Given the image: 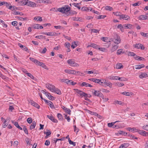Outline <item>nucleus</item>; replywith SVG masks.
Segmentation results:
<instances>
[{
  "label": "nucleus",
  "instance_id": "obj_1",
  "mask_svg": "<svg viewBox=\"0 0 148 148\" xmlns=\"http://www.w3.org/2000/svg\"><path fill=\"white\" fill-rule=\"evenodd\" d=\"M71 10V8L68 5H65L64 7L59 8L57 9L56 8H54L51 9V11H53L55 12L59 11L62 13H64L69 11Z\"/></svg>",
  "mask_w": 148,
  "mask_h": 148
},
{
  "label": "nucleus",
  "instance_id": "obj_2",
  "mask_svg": "<svg viewBox=\"0 0 148 148\" xmlns=\"http://www.w3.org/2000/svg\"><path fill=\"white\" fill-rule=\"evenodd\" d=\"M119 134H120L128 136V138H130L132 139H138L137 137H135L134 135L132 134H130L129 133H126V132L123 131H120Z\"/></svg>",
  "mask_w": 148,
  "mask_h": 148
},
{
  "label": "nucleus",
  "instance_id": "obj_3",
  "mask_svg": "<svg viewBox=\"0 0 148 148\" xmlns=\"http://www.w3.org/2000/svg\"><path fill=\"white\" fill-rule=\"evenodd\" d=\"M67 63L72 66H78L79 64L75 62L72 59H70L68 60L67 61Z\"/></svg>",
  "mask_w": 148,
  "mask_h": 148
},
{
  "label": "nucleus",
  "instance_id": "obj_4",
  "mask_svg": "<svg viewBox=\"0 0 148 148\" xmlns=\"http://www.w3.org/2000/svg\"><path fill=\"white\" fill-rule=\"evenodd\" d=\"M93 95L95 96L99 97H102L103 96L102 94L100 91H97L93 90V91L92 92Z\"/></svg>",
  "mask_w": 148,
  "mask_h": 148
},
{
  "label": "nucleus",
  "instance_id": "obj_5",
  "mask_svg": "<svg viewBox=\"0 0 148 148\" xmlns=\"http://www.w3.org/2000/svg\"><path fill=\"white\" fill-rule=\"evenodd\" d=\"M44 101L45 102L47 105L49 106L52 109H55V107L53 103L50 101L47 100L45 99H44Z\"/></svg>",
  "mask_w": 148,
  "mask_h": 148
},
{
  "label": "nucleus",
  "instance_id": "obj_6",
  "mask_svg": "<svg viewBox=\"0 0 148 148\" xmlns=\"http://www.w3.org/2000/svg\"><path fill=\"white\" fill-rule=\"evenodd\" d=\"M26 2L27 3L26 5L28 6L33 8L36 7V4L34 2L29 0L26 1Z\"/></svg>",
  "mask_w": 148,
  "mask_h": 148
},
{
  "label": "nucleus",
  "instance_id": "obj_7",
  "mask_svg": "<svg viewBox=\"0 0 148 148\" xmlns=\"http://www.w3.org/2000/svg\"><path fill=\"white\" fill-rule=\"evenodd\" d=\"M116 38L112 39L111 41L115 43L118 44L121 42V40L119 36L116 35Z\"/></svg>",
  "mask_w": 148,
  "mask_h": 148
},
{
  "label": "nucleus",
  "instance_id": "obj_8",
  "mask_svg": "<svg viewBox=\"0 0 148 148\" xmlns=\"http://www.w3.org/2000/svg\"><path fill=\"white\" fill-rule=\"evenodd\" d=\"M46 87L50 91L52 92H53L54 91V89L55 88V86L52 85L50 84H46Z\"/></svg>",
  "mask_w": 148,
  "mask_h": 148
},
{
  "label": "nucleus",
  "instance_id": "obj_9",
  "mask_svg": "<svg viewBox=\"0 0 148 148\" xmlns=\"http://www.w3.org/2000/svg\"><path fill=\"white\" fill-rule=\"evenodd\" d=\"M135 48L138 49H141L143 50L145 49V47L143 45L140 43L136 44L133 46Z\"/></svg>",
  "mask_w": 148,
  "mask_h": 148
},
{
  "label": "nucleus",
  "instance_id": "obj_10",
  "mask_svg": "<svg viewBox=\"0 0 148 148\" xmlns=\"http://www.w3.org/2000/svg\"><path fill=\"white\" fill-rule=\"evenodd\" d=\"M47 116L48 118L52 122L55 123H57L58 122V121L57 119H55V118L52 116V115H51V116L47 115Z\"/></svg>",
  "mask_w": 148,
  "mask_h": 148
},
{
  "label": "nucleus",
  "instance_id": "obj_11",
  "mask_svg": "<svg viewBox=\"0 0 148 148\" xmlns=\"http://www.w3.org/2000/svg\"><path fill=\"white\" fill-rule=\"evenodd\" d=\"M89 80L95 83H98L100 84H101V79L95 78H91L89 79Z\"/></svg>",
  "mask_w": 148,
  "mask_h": 148
},
{
  "label": "nucleus",
  "instance_id": "obj_12",
  "mask_svg": "<svg viewBox=\"0 0 148 148\" xmlns=\"http://www.w3.org/2000/svg\"><path fill=\"white\" fill-rule=\"evenodd\" d=\"M103 83L105 84L107 86H109L110 88H111L112 87V83L110 82L106 81V80H103V82H101V84H102Z\"/></svg>",
  "mask_w": 148,
  "mask_h": 148
},
{
  "label": "nucleus",
  "instance_id": "obj_13",
  "mask_svg": "<svg viewBox=\"0 0 148 148\" xmlns=\"http://www.w3.org/2000/svg\"><path fill=\"white\" fill-rule=\"evenodd\" d=\"M130 17L128 15L125 14H122L120 16V19H123L124 20H127L130 19Z\"/></svg>",
  "mask_w": 148,
  "mask_h": 148
},
{
  "label": "nucleus",
  "instance_id": "obj_14",
  "mask_svg": "<svg viewBox=\"0 0 148 148\" xmlns=\"http://www.w3.org/2000/svg\"><path fill=\"white\" fill-rule=\"evenodd\" d=\"M42 34H43L49 36H55V35L56 34V32H43L42 33Z\"/></svg>",
  "mask_w": 148,
  "mask_h": 148
},
{
  "label": "nucleus",
  "instance_id": "obj_15",
  "mask_svg": "<svg viewBox=\"0 0 148 148\" xmlns=\"http://www.w3.org/2000/svg\"><path fill=\"white\" fill-rule=\"evenodd\" d=\"M30 103L32 106L38 109L40 107L39 105L32 100H30Z\"/></svg>",
  "mask_w": 148,
  "mask_h": 148
},
{
  "label": "nucleus",
  "instance_id": "obj_16",
  "mask_svg": "<svg viewBox=\"0 0 148 148\" xmlns=\"http://www.w3.org/2000/svg\"><path fill=\"white\" fill-rule=\"evenodd\" d=\"M33 27L34 29H40L43 28V27L39 24H35L33 25Z\"/></svg>",
  "mask_w": 148,
  "mask_h": 148
},
{
  "label": "nucleus",
  "instance_id": "obj_17",
  "mask_svg": "<svg viewBox=\"0 0 148 148\" xmlns=\"http://www.w3.org/2000/svg\"><path fill=\"white\" fill-rule=\"evenodd\" d=\"M26 0H15L16 2H17L19 3L21 5H26L27 3L26 2Z\"/></svg>",
  "mask_w": 148,
  "mask_h": 148
},
{
  "label": "nucleus",
  "instance_id": "obj_18",
  "mask_svg": "<svg viewBox=\"0 0 148 148\" xmlns=\"http://www.w3.org/2000/svg\"><path fill=\"white\" fill-rule=\"evenodd\" d=\"M138 18L140 20L148 19V17L146 15H141L139 16Z\"/></svg>",
  "mask_w": 148,
  "mask_h": 148
},
{
  "label": "nucleus",
  "instance_id": "obj_19",
  "mask_svg": "<svg viewBox=\"0 0 148 148\" xmlns=\"http://www.w3.org/2000/svg\"><path fill=\"white\" fill-rule=\"evenodd\" d=\"M138 133L144 136H146L148 135L147 133L143 130H139Z\"/></svg>",
  "mask_w": 148,
  "mask_h": 148
},
{
  "label": "nucleus",
  "instance_id": "obj_20",
  "mask_svg": "<svg viewBox=\"0 0 148 148\" xmlns=\"http://www.w3.org/2000/svg\"><path fill=\"white\" fill-rule=\"evenodd\" d=\"M18 45L19 47L22 48V49L26 51H27L28 49V48L25 46L23 45L21 43H18Z\"/></svg>",
  "mask_w": 148,
  "mask_h": 148
},
{
  "label": "nucleus",
  "instance_id": "obj_21",
  "mask_svg": "<svg viewBox=\"0 0 148 148\" xmlns=\"http://www.w3.org/2000/svg\"><path fill=\"white\" fill-rule=\"evenodd\" d=\"M65 47L67 48V52H70L71 51L70 49L71 44L69 42H66L65 43Z\"/></svg>",
  "mask_w": 148,
  "mask_h": 148
},
{
  "label": "nucleus",
  "instance_id": "obj_22",
  "mask_svg": "<svg viewBox=\"0 0 148 148\" xmlns=\"http://www.w3.org/2000/svg\"><path fill=\"white\" fill-rule=\"evenodd\" d=\"M62 108L69 114H71V111L70 109L67 108L64 106H63L62 107Z\"/></svg>",
  "mask_w": 148,
  "mask_h": 148
},
{
  "label": "nucleus",
  "instance_id": "obj_23",
  "mask_svg": "<svg viewBox=\"0 0 148 148\" xmlns=\"http://www.w3.org/2000/svg\"><path fill=\"white\" fill-rule=\"evenodd\" d=\"M71 80H69L68 79H61L60 80V81L61 82H64V83H65L67 84H69V83L71 81Z\"/></svg>",
  "mask_w": 148,
  "mask_h": 148
},
{
  "label": "nucleus",
  "instance_id": "obj_24",
  "mask_svg": "<svg viewBox=\"0 0 148 148\" xmlns=\"http://www.w3.org/2000/svg\"><path fill=\"white\" fill-rule=\"evenodd\" d=\"M64 71L66 73L71 74H74V72H75V70H72L66 69Z\"/></svg>",
  "mask_w": 148,
  "mask_h": 148
},
{
  "label": "nucleus",
  "instance_id": "obj_25",
  "mask_svg": "<svg viewBox=\"0 0 148 148\" xmlns=\"http://www.w3.org/2000/svg\"><path fill=\"white\" fill-rule=\"evenodd\" d=\"M47 132H44V134L46 135L45 136V138H48V136L51 134V132L49 130H47Z\"/></svg>",
  "mask_w": 148,
  "mask_h": 148
},
{
  "label": "nucleus",
  "instance_id": "obj_26",
  "mask_svg": "<svg viewBox=\"0 0 148 148\" xmlns=\"http://www.w3.org/2000/svg\"><path fill=\"white\" fill-rule=\"evenodd\" d=\"M36 125V123L35 121H33L32 124L30 126L29 128L32 130L35 128Z\"/></svg>",
  "mask_w": 148,
  "mask_h": 148
},
{
  "label": "nucleus",
  "instance_id": "obj_27",
  "mask_svg": "<svg viewBox=\"0 0 148 148\" xmlns=\"http://www.w3.org/2000/svg\"><path fill=\"white\" fill-rule=\"evenodd\" d=\"M132 25L131 24H124L123 25V27L125 28L130 29Z\"/></svg>",
  "mask_w": 148,
  "mask_h": 148
},
{
  "label": "nucleus",
  "instance_id": "obj_28",
  "mask_svg": "<svg viewBox=\"0 0 148 148\" xmlns=\"http://www.w3.org/2000/svg\"><path fill=\"white\" fill-rule=\"evenodd\" d=\"M147 77V74L146 73H142L139 76V77L140 78L142 79L143 78H145Z\"/></svg>",
  "mask_w": 148,
  "mask_h": 148
},
{
  "label": "nucleus",
  "instance_id": "obj_29",
  "mask_svg": "<svg viewBox=\"0 0 148 148\" xmlns=\"http://www.w3.org/2000/svg\"><path fill=\"white\" fill-rule=\"evenodd\" d=\"M74 90L77 93L79 94L81 97H82L83 93L82 91L77 89H74Z\"/></svg>",
  "mask_w": 148,
  "mask_h": 148
},
{
  "label": "nucleus",
  "instance_id": "obj_30",
  "mask_svg": "<svg viewBox=\"0 0 148 148\" xmlns=\"http://www.w3.org/2000/svg\"><path fill=\"white\" fill-rule=\"evenodd\" d=\"M145 67V65L143 64L136 65L135 66V68L136 69H140Z\"/></svg>",
  "mask_w": 148,
  "mask_h": 148
},
{
  "label": "nucleus",
  "instance_id": "obj_31",
  "mask_svg": "<svg viewBox=\"0 0 148 148\" xmlns=\"http://www.w3.org/2000/svg\"><path fill=\"white\" fill-rule=\"evenodd\" d=\"M54 91L53 92H55L57 94L59 95H60L61 94V92L60 90L58 88H56L55 87L54 89Z\"/></svg>",
  "mask_w": 148,
  "mask_h": 148
},
{
  "label": "nucleus",
  "instance_id": "obj_32",
  "mask_svg": "<svg viewBox=\"0 0 148 148\" xmlns=\"http://www.w3.org/2000/svg\"><path fill=\"white\" fill-rule=\"evenodd\" d=\"M119 122V121H116L115 122H112L111 123H108V126L109 127H112L113 128V125L116 122Z\"/></svg>",
  "mask_w": 148,
  "mask_h": 148
},
{
  "label": "nucleus",
  "instance_id": "obj_33",
  "mask_svg": "<svg viewBox=\"0 0 148 148\" xmlns=\"http://www.w3.org/2000/svg\"><path fill=\"white\" fill-rule=\"evenodd\" d=\"M73 20L74 21H82V18L80 17H73L72 18Z\"/></svg>",
  "mask_w": 148,
  "mask_h": 148
},
{
  "label": "nucleus",
  "instance_id": "obj_34",
  "mask_svg": "<svg viewBox=\"0 0 148 148\" xmlns=\"http://www.w3.org/2000/svg\"><path fill=\"white\" fill-rule=\"evenodd\" d=\"M123 67V66L121 63H118L116 64V69H120Z\"/></svg>",
  "mask_w": 148,
  "mask_h": 148
},
{
  "label": "nucleus",
  "instance_id": "obj_35",
  "mask_svg": "<svg viewBox=\"0 0 148 148\" xmlns=\"http://www.w3.org/2000/svg\"><path fill=\"white\" fill-rule=\"evenodd\" d=\"M118 47L116 45H114L113 46L111 49V51L112 52H114L115 51H116L118 48Z\"/></svg>",
  "mask_w": 148,
  "mask_h": 148
},
{
  "label": "nucleus",
  "instance_id": "obj_36",
  "mask_svg": "<svg viewBox=\"0 0 148 148\" xmlns=\"http://www.w3.org/2000/svg\"><path fill=\"white\" fill-rule=\"evenodd\" d=\"M124 53V52L123 51V49H119L117 50L116 54L119 55L121 54V53Z\"/></svg>",
  "mask_w": 148,
  "mask_h": 148
},
{
  "label": "nucleus",
  "instance_id": "obj_37",
  "mask_svg": "<svg viewBox=\"0 0 148 148\" xmlns=\"http://www.w3.org/2000/svg\"><path fill=\"white\" fill-rule=\"evenodd\" d=\"M34 20L37 21H42V18L39 16L35 17L34 18Z\"/></svg>",
  "mask_w": 148,
  "mask_h": 148
},
{
  "label": "nucleus",
  "instance_id": "obj_38",
  "mask_svg": "<svg viewBox=\"0 0 148 148\" xmlns=\"http://www.w3.org/2000/svg\"><path fill=\"white\" fill-rule=\"evenodd\" d=\"M123 26L121 24H119L118 25L117 27L119 28L121 32H124V29H123Z\"/></svg>",
  "mask_w": 148,
  "mask_h": 148
},
{
  "label": "nucleus",
  "instance_id": "obj_39",
  "mask_svg": "<svg viewBox=\"0 0 148 148\" xmlns=\"http://www.w3.org/2000/svg\"><path fill=\"white\" fill-rule=\"evenodd\" d=\"M89 46L91 47H93V48L95 49H97L99 48L98 46L97 45L94 44H91L90 45H88V47Z\"/></svg>",
  "mask_w": 148,
  "mask_h": 148
},
{
  "label": "nucleus",
  "instance_id": "obj_40",
  "mask_svg": "<svg viewBox=\"0 0 148 148\" xmlns=\"http://www.w3.org/2000/svg\"><path fill=\"white\" fill-rule=\"evenodd\" d=\"M76 42H77V43H78V41H74V42H73L72 43V45H71V47L73 49H74L76 47V46H75V45H76Z\"/></svg>",
  "mask_w": 148,
  "mask_h": 148
},
{
  "label": "nucleus",
  "instance_id": "obj_41",
  "mask_svg": "<svg viewBox=\"0 0 148 148\" xmlns=\"http://www.w3.org/2000/svg\"><path fill=\"white\" fill-rule=\"evenodd\" d=\"M119 80L121 81H126L127 80V79L125 77H119Z\"/></svg>",
  "mask_w": 148,
  "mask_h": 148
},
{
  "label": "nucleus",
  "instance_id": "obj_42",
  "mask_svg": "<svg viewBox=\"0 0 148 148\" xmlns=\"http://www.w3.org/2000/svg\"><path fill=\"white\" fill-rule=\"evenodd\" d=\"M105 9L107 10L111 11L112 10L113 8L109 6H107L105 7Z\"/></svg>",
  "mask_w": 148,
  "mask_h": 148
},
{
  "label": "nucleus",
  "instance_id": "obj_43",
  "mask_svg": "<svg viewBox=\"0 0 148 148\" xmlns=\"http://www.w3.org/2000/svg\"><path fill=\"white\" fill-rule=\"evenodd\" d=\"M57 116L59 120H62L63 118L62 115L60 113H58Z\"/></svg>",
  "mask_w": 148,
  "mask_h": 148
},
{
  "label": "nucleus",
  "instance_id": "obj_44",
  "mask_svg": "<svg viewBox=\"0 0 148 148\" xmlns=\"http://www.w3.org/2000/svg\"><path fill=\"white\" fill-rule=\"evenodd\" d=\"M79 3H74L72 4V5L75 6V7H77L79 9H80V7L79 5Z\"/></svg>",
  "mask_w": 148,
  "mask_h": 148
},
{
  "label": "nucleus",
  "instance_id": "obj_45",
  "mask_svg": "<svg viewBox=\"0 0 148 148\" xmlns=\"http://www.w3.org/2000/svg\"><path fill=\"white\" fill-rule=\"evenodd\" d=\"M40 66H42L43 68H44L46 69H48L47 68L46 66L42 62L40 64Z\"/></svg>",
  "mask_w": 148,
  "mask_h": 148
},
{
  "label": "nucleus",
  "instance_id": "obj_46",
  "mask_svg": "<svg viewBox=\"0 0 148 148\" xmlns=\"http://www.w3.org/2000/svg\"><path fill=\"white\" fill-rule=\"evenodd\" d=\"M88 83H87L85 82H83L80 85L81 86H85V87H88Z\"/></svg>",
  "mask_w": 148,
  "mask_h": 148
},
{
  "label": "nucleus",
  "instance_id": "obj_47",
  "mask_svg": "<svg viewBox=\"0 0 148 148\" xmlns=\"http://www.w3.org/2000/svg\"><path fill=\"white\" fill-rule=\"evenodd\" d=\"M26 74L27 75V76H28L29 77L32 79H34V77L30 73H26Z\"/></svg>",
  "mask_w": 148,
  "mask_h": 148
},
{
  "label": "nucleus",
  "instance_id": "obj_48",
  "mask_svg": "<svg viewBox=\"0 0 148 148\" xmlns=\"http://www.w3.org/2000/svg\"><path fill=\"white\" fill-rule=\"evenodd\" d=\"M116 84L117 86L119 87H121L124 85L123 83H121L120 82H117L116 83Z\"/></svg>",
  "mask_w": 148,
  "mask_h": 148
},
{
  "label": "nucleus",
  "instance_id": "obj_49",
  "mask_svg": "<svg viewBox=\"0 0 148 148\" xmlns=\"http://www.w3.org/2000/svg\"><path fill=\"white\" fill-rule=\"evenodd\" d=\"M122 94L127 96H130V94L129 92H124L122 93Z\"/></svg>",
  "mask_w": 148,
  "mask_h": 148
},
{
  "label": "nucleus",
  "instance_id": "obj_50",
  "mask_svg": "<svg viewBox=\"0 0 148 148\" xmlns=\"http://www.w3.org/2000/svg\"><path fill=\"white\" fill-rule=\"evenodd\" d=\"M0 22L2 23V24L3 25V26L7 27L8 26L7 25L5 24V22L2 20L0 19Z\"/></svg>",
  "mask_w": 148,
  "mask_h": 148
},
{
  "label": "nucleus",
  "instance_id": "obj_51",
  "mask_svg": "<svg viewBox=\"0 0 148 148\" xmlns=\"http://www.w3.org/2000/svg\"><path fill=\"white\" fill-rule=\"evenodd\" d=\"M69 142V143L70 144L72 145L73 146H75V142H73V141H72L71 139H68Z\"/></svg>",
  "mask_w": 148,
  "mask_h": 148
},
{
  "label": "nucleus",
  "instance_id": "obj_52",
  "mask_svg": "<svg viewBox=\"0 0 148 148\" xmlns=\"http://www.w3.org/2000/svg\"><path fill=\"white\" fill-rule=\"evenodd\" d=\"M81 10L83 11H88V8L86 7H84L82 8Z\"/></svg>",
  "mask_w": 148,
  "mask_h": 148
},
{
  "label": "nucleus",
  "instance_id": "obj_53",
  "mask_svg": "<svg viewBox=\"0 0 148 148\" xmlns=\"http://www.w3.org/2000/svg\"><path fill=\"white\" fill-rule=\"evenodd\" d=\"M6 121H7L6 120H5L4 121V123L3 124L2 126L3 128L5 127L8 125V123H6Z\"/></svg>",
  "mask_w": 148,
  "mask_h": 148
},
{
  "label": "nucleus",
  "instance_id": "obj_54",
  "mask_svg": "<svg viewBox=\"0 0 148 148\" xmlns=\"http://www.w3.org/2000/svg\"><path fill=\"white\" fill-rule=\"evenodd\" d=\"M143 129L146 130L148 131V125H144L143 127Z\"/></svg>",
  "mask_w": 148,
  "mask_h": 148
},
{
  "label": "nucleus",
  "instance_id": "obj_55",
  "mask_svg": "<svg viewBox=\"0 0 148 148\" xmlns=\"http://www.w3.org/2000/svg\"><path fill=\"white\" fill-rule=\"evenodd\" d=\"M121 127V126L120 125H113V128L118 129Z\"/></svg>",
  "mask_w": 148,
  "mask_h": 148
},
{
  "label": "nucleus",
  "instance_id": "obj_56",
  "mask_svg": "<svg viewBox=\"0 0 148 148\" xmlns=\"http://www.w3.org/2000/svg\"><path fill=\"white\" fill-rule=\"evenodd\" d=\"M113 13L114 15L116 16H120H120L121 15H120L121 13L119 12H113Z\"/></svg>",
  "mask_w": 148,
  "mask_h": 148
},
{
  "label": "nucleus",
  "instance_id": "obj_57",
  "mask_svg": "<svg viewBox=\"0 0 148 148\" xmlns=\"http://www.w3.org/2000/svg\"><path fill=\"white\" fill-rule=\"evenodd\" d=\"M27 121L28 123L29 124L31 123L32 122V119L31 118H28L27 119Z\"/></svg>",
  "mask_w": 148,
  "mask_h": 148
},
{
  "label": "nucleus",
  "instance_id": "obj_58",
  "mask_svg": "<svg viewBox=\"0 0 148 148\" xmlns=\"http://www.w3.org/2000/svg\"><path fill=\"white\" fill-rule=\"evenodd\" d=\"M138 131L139 130L135 128H132L131 132H138Z\"/></svg>",
  "mask_w": 148,
  "mask_h": 148
},
{
  "label": "nucleus",
  "instance_id": "obj_59",
  "mask_svg": "<svg viewBox=\"0 0 148 148\" xmlns=\"http://www.w3.org/2000/svg\"><path fill=\"white\" fill-rule=\"evenodd\" d=\"M30 60L32 61L33 62H34L35 64H36V61L37 60L32 58H29Z\"/></svg>",
  "mask_w": 148,
  "mask_h": 148
},
{
  "label": "nucleus",
  "instance_id": "obj_60",
  "mask_svg": "<svg viewBox=\"0 0 148 148\" xmlns=\"http://www.w3.org/2000/svg\"><path fill=\"white\" fill-rule=\"evenodd\" d=\"M136 55V54L134 53L129 52V56H134Z\"/></svg>",
  "mask_w": 148,
  "mask_h": 148
},
{
  "label": "nucleus",
  "instance_id": "obj_61",
  "mask_svg": "<svg viewBox=\"0 0 148 148\" xmlns=\"http://www.w3.org/2000/svg\"><path fill=\"white\" fill-rule=\"evenodd\" d=\"M123 145L124 148H126L128 147L129 145V144L128 143H126L123 144Z\"/></svg>",
  "mask_w": 148,
  "mask_h": 148
},
{
  "label": "nucleus",
  "instance_id": "obj_62",
  "mask_svg": "<svg viewBox=\"0 0 148 148\" xmlns=\"http://www.w3.org/2000/svg\"><path fill=\"white\" fill-rule=\"evenodd\" d=\"M65 119L67 120L68 122H69L70 121V118L69 116H68L66 114L65 116Z\"/></svg>",
  "mask_w": 148,
  "mask_h": 148
},
{
  "label": "nucleus",
  "instance_id": "obj_63",
  "mask_svg": "<svg viewBox=\"0 0 148 148\" xmlns=\"http://www.w3.org/2000/svg\"><path fill=\"white\" fill-rule=\"evenodd\" d=\"M50 144V141L49 140H46L45 143V145L47 146L49 145Z\"/></svg>",
  "mask_w": 148,
  "mask_h": 148
},
{
  "label": "nucleus",
  "instance_id": "obj_64",
  "mask_svg": "<svg viewBox=\"0 0 148 148\" xmlns=\"http://www.w3.org/2000/svg\"><path fill=\"white\" fill-rule=\"evenodd\" d=\"M18 24V22L16 21H14L12 22V24L13 25L16 26Z\"/></svg>",
  "mask_w": 148,
  "mask_h": 148
}]
</instances>
